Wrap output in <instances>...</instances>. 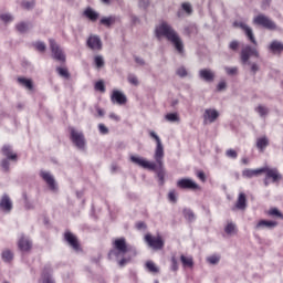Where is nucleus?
Instances as JSON below:
<instances>
[{
	"label": "nucleus",
	"instance_id": "f257e3e1",
	"mask_svg": "<svg viewBox=\"0 0 283 283\" xmlns=\"http://www.w3.org/2000/svg\"><path fill=\"white\" fill-rule=\"evenodd\" d=\"M155 34L157 39H163V36L167 39V41L171 43L178 54H185V43L182 42V38H180L176 29L169 23L161 22L158 24L155 29Z\"/></svg>",
	"mask_w": 283,
	"mask_h": 283
},
{
	"label": "nucleus",
	"instance_id": "f03ea898",
	"mask_svg": "<svg viewBox=\"0 0 283 283\" xmlns=\"http://www.w3.org/2000/svg\"><path fill=\"white\" fill-rule=\"evenodd\" d=\"M150 138H154L156 140L157 146L155 149L154 159L156 160V169L153 171H156L157 178L159 180V185H165V167L163 159L165 158V147L163 146V142L160 140V137L156 132L150 130L149 132Z\"/></svg>",
	"mask_w": 283,
	"mask_h": 283
},
{
	"label": "nucleus",
	"instance_id": "7ed1b4c3",
	"mask_svg": "<svg viewBox=\"0 0 283 283\" xmlns=\"http://www.w3.org/2000/svg\"><path fill=\"white\" fill-rule=\"evenodd\" d=\"M251 56H255V59H260V52L258 49L251 46V45H245L241 50V63L242 65H250L252 74H258L260 72V66L256 63H251L249 61Z\"/></svg>",
	"mask_w": 283,
	"mask_h": 283
},
{
	"label": "nucleus",
	"instance_id": "20e7f679",
	"mask_svg": "<svg viewBox=\"0 0 283 283\" xmlns=\"http://www.w3.org/2000/svg\"><path fill=\"white\" fill-rule=\"evenodd\" d=\"M127 251H129V248H127V241L125 238L116 239L114 241L113 249L108 252V258L111 260L125 258Z\"/></svg>",
	"mask_w": 283,
	"mask_h": 283
},
{
	"label": "nucleus",
	"instance_id": "39448f33",
	"mask_svg": "<svg viewBox=\"0 0 283 283\" xmlns=\"http://www.w3.org/2000/svg\"><path fill=\"white\" fill-rule=\"evenodd\" d=\"M49 44L52 53V59L59 61L60 63H65V53L63 52V49H61L59 43H56L54 39H50Z\"/></svg>",
	"mask_w": 283,
	"mask_h": 283
},
{
	"label": "nucleus",
	"instance_id": "423d86ee",
	"mask_svg": "<svg viewBox=\"0 0 283 283\" xmlns=\"http://www.w3.org/2000/svg\"><path fill=\"white\" fill-rule=\"evenodd\" d=\"M253 23L255 25H262V28H265V30H277V24L275 21L271 20V18L259 14L253 19Z\"/></svg>",
	"mask_w": 283,
	"mask_h": 283
},
{
	"label": "nucleus",
	"instance_id": "0eeeda50",
	"mask_svg": "<svg viewBox=\"0 0 283 283\" xmlns=\"http://www.w3.org/2000/svg\"><path fill=\"white\" fill-rule=\"evenodd\" d=\"M130 163L137 165V167H142L143 169H149V171L156 170V163L148 161L147 159L140 156L132 155Z\"/></svg>",
	"mask_w": 283,
	"mask_h": 283
},
{
	"label": "nucleus",
	"instance_id": "6e6552de",
	"mask_svg": "<svg viewBox=\"0 0 283 283\" xmlns=\"http://www.w3.org/2000/svg\"><path fill=\"white\" fill-rule=\"evenodd\" d=\"M220 118V112L216 108H206L203 112V125H213Z\"/></svg>",
	"mask_w": 283,
	"mask_h": 283
},
{
	"label": "nucleus",
	"instance_id": "1a4fd4ad",
	"mask_svg": "<svg viewBox=\"0 0 283 283\" xmlns=\"http://www.w3.org/2000/svg\"><path fill=\"white\" fill-rule=\"evenodd\" d=\"M145 242L150 247V249H154L155 251H160L163 247H165V241H163V238L160 237H153L151 234L145 235Z\"/></svg>",
	"mask_w": 283,
	"mask_h": 283
},
{
	"label": "nucleus",
	"instance_id": "9d476101",
	"mask_svg": "<svg viewBox=\"0 0 283 283\" xmlns=\"http://www.w3.org/2000/svg\"><path fill=\"white\" fill-rule=\"evenodd\" d=\"M234 27L240 28V30H243L250 43H252L253 45H258V40H255V34H253V29L251 27H249L244 22H234Z\"/></svg>",
	"mask_w": 283,
	"mask_h": 283
},
{
	"label": "nucleus",
	"instance_id": "9b49d317",
	"mask_svg": "<svg viewBox=\"0 0 283 283\" xmlns=\"http://www.w3.org/2000/svg\"><path fill=\"white\" fill-rule=\"evenodd\" d=\"M71 132V140L75 144L77 149H85V136L82 132H78L74 128L70 129Z\"/></svg>",
	"mask_w": 283,
	"mask_h": 283
},
{
	"label": "nucleus",
	"instance_id": "f8f14e48",
	"mask_svg": "<svg viewBox=\"0 0 283 283\" xmlns=\"http://www.w3.org/2000/svg\"><path fill=\"white\" fill-rule=\"evenodd\" d=\"M263 174H265L266 180H272V182H280L282 180V175L277 168L263 167Z\"/></svg>",
	"mask_w": 283,
	"mask_h": 283
},
{
	"label": "nucleus",
	"instance_id": "ddd939ff",
	"mask_svg": "<svg viewBox=\"0 0 283 283\" xmlns=\"http://www.w3.org/2000/svg\"><path fill=\"white\" fill-rule=\"evenodd\" d=\"M177 187L179 189H191L193 191H196V189H200V186L196 181H193V179L189 178L179 179L177 181Z\"/></svg>",
	"mask_w": 283,
	"mask_h": 283
},
{
	"label": "nucleus",
	"instance_id": "4468645a",
	"mask_svg": "<svg viewBox=\"0 0 283 283\" xmlns=\"http://www.w3.org/2000/svg\"><path fill=\"white\" fill-rule=\"evenodd\" d=\"M40 176L41 178L44 180V182H46L49 189H51V191H56L59 189V187L56 186V180L54 179V176H52V174L42 170L40 171Z\"/></svg>",
	"mask_w": 283,
	"mask_h": 283
},
{
	"label": "nucleus",
	"instance_id": "2eb2a0df",
	"mask_svg": "<svg viewBox=\"0 0 283 283\" xmlns=\"http://www.w3.org/2000/svg\"><path fill=\"white\" fill-rule=\"evenodd\" d=\"M199 78L205 83H213L216 81V72L211 69H201L199 71Z\"/></svg>",
	"mask_w": 283,
	"mask_h": 283
},
{
	"label": "nucleus",
	"instance_id": "dca6fc26",
	"mask_svg": "<svg viewBox=\"0 0 283 283\" xmlns=\"http://www.w3.org/2000/svg\"><path fill=\"white\" fill-rule=\"evenodd\" d=\"M86 45L91 50H103V42L98 35H91L86 41Z\"/></svg>",
	"mask_w": 283,
	"mask_h": 283
},
{
	"label": "nucleus",
	"instance_id": "f3484780",
	"mask_svg": "<svg viewBox=\"0 0 283 283\" xmlns=\"http://www.w3.org/2000/svg\"><path fill=\"white\" fill-rule=\"evenodd\" d=\"M269 52L272 54H282L283 52V42L280 40H273L269 45H268Z\"/></svg>",
	"mask_w": 283,
	"mask_h": 283
},
{
	"label": "nucleus",
	"instance_id": "a211bd4d",
	"mask_svg": "<svg viewBox=\"0 0 283 283\" xmlns=\"http://www.w3.org/2000/svg\"><path fill=\"white\" fill-rule=\"evenodd\" d=\"M0 209L4 211L6 213H10L12 211V200L10 199V196L3 195L0 199Z\"/></svg>",
	"mask_w": 283,
	"mask_h": 283
},
{
	"label": "nucleus",
	"instance_id": "6ab92c4d",
	"mask_svg": "<svg viewBox=\"0 0 283 283\" xmlns=\"http://www.w3.org/2000/svg\"><path fill=\"white\" fill-rule=\"evenodd\" d=\"M111 101L112 103H117V105H125V103H127V96H125L120 91H113Z\"/></svg>",
	"mask_w": 283,
	"mask_h": 283
},
{
	"label": "nucleus",
	"instance_id": "aec40b11",
	"mask_svg": "<svg viewBox=\"0 0 283 283\" xmlns=\"http://www.w3.org/2000/svg\"><path fill=\"white\" fill-rule=\"evenodd\" d=\"M64 238L74 251H78V240L74 234H72V232H65Z\"/></svg>",
	"mask_w": 283,
	"mask_h": 283
},
{
	"label": "nucleus",
	"instance_id": "412c9836",
	"mask_svg": "<svg viewBox=\"0 0 283 283\" xmlns=\"http://www.w3.org/2000/svg\"><path fill=\"white\" fill-rule=\"evenodd\" d=\"M260 174H264L263 167L259 169H244L242 171L243 178H255L260 176Z\"/></svg>",
	"mask_w": 283,
	"mask_h": 283
},
{
	"label": "nucleus",
	"instance_id": "4be33fe9",
	"mask_svg": "<svg viewBox=\"0 0 283 283\" xmlns=\"http://www.w3.org/2000/svg\"><path fill=\"white\" fill-rule=\"evenodd\" d=\"M234 209H239L240 211H244L247 209V195L244 192H240Z\"/></svg>",
	"mask_w": 283,
	"mask_h": 283
},
{
	"label": "nucleus",
	"instance_id": "5701e85b",
	"mask_svg": "<svg viewBox=\"0 0 283 283\" xmlns=\"http://www.w3.org/2000/svg\"><path fill=\"white\" fill-rule=\"evenodd\" d=\"M18 247L20 251H30V249H32V241L25 237H21L18 242Z\"/></svg>",
	"mask_w": 283,
	"mask_h": 283
},
{
	"label": "nucleus",
	"instance_id": "b1692460",
	"mask_svg": "<svg viewBox=\"0 0 283 283\" xmlns=\"http://www.w3.org/2000/svg\"><path fill=\"white\" fill-rule=\"evenodd\" d=\"M275 227H277V222L275 221L261 220L255 226V229H275Z\"/></svg>",
	"mask_w": 283,
	"mask_h": 283
},
{
	"label": "nucleus",
	"instance_id": "393cba45",
	"mask_svg": "<svg viewBox=\"0 0 283 283\" xmlns=\"http://www.w3.org/2000/svg\"><path fill=\"white\" fill-rule=\"evenodd\" d=\"M2 154L3 156H6V158H8V160H14L17 161V154L12 153V146L10 145H4L2 147Z\"/></svg>",
	"mask_w": 283,
	"mask_h": 283
},
{
	"label": "nucleus",
	"instance_id": "a878e982",
	"mask_svg": "<svg viewBox=\"0 0 283 283\" xmlns=\"http://www.w3.org/2000/svg\"><path fill=\"white\" fill-rule=\"evenodd\" d=\"M84 17H86V19H90V21H98V12H96L94 9L92 8H86L84 11Z\"/></svg>",
	"mask_w": 283,
	"mask_h": 283
},
{
	"label": "nucleus",
	"instance_id": "bb28decb",
	"mask_svg": "<svg viewBox=\"0 0 283 283\" xmlns=\"http://www.w3.org/2000/svg\"><path fill=\"white\" fill-rule=\"evenodd\" d=\"M18 32H20L21 34H25V32H28V30H30V28H32V24L30 22H19L15 25Z\"/></svg>",
	"mask_w": 283,
	"mask_h": 283
},
{
	"label": "nucleus",
	"instance_id": "cd10ccee",
	"mask_svg": "<svg viewBox=\"0 0 283 283\" xmlns=\"http://www.w3.org/2000/svg\"><path fill=\"white\" fill-rule=\"evenodd\" d=\"M256 147H258V149H261V151H264V149H266V147H269V138H266V136L258 138Z\"/></svg>",
	"mask_w": 283,
	"mask_h": 283
},
{
	"label": "nucleus",
	"instance_id": "c85d7f7f",
	"mask_svg": "<svg viewBox=\"0 0 283 283\" xmlns=\"http://www.w3.org/2000/svg\"><path fill=\"white\" fill-rule=\"evenodd\" d=\"M101 25H105L106 28H109V25H114L116 23V18L109 15V17H104L99 20Z\"/></svg>",
	"mask_w": 283,
	"mask_h": 283
},
{
	"label": "nucleus",
	"instance_id": "c756f323",
	"mask_svg": "<svg viewBox=\"0 0 283 283\" xmlns=\"http://www.w3.org/2000/svg\"><path fill=\"white\" fill-rule=\"evenodd\" d=\"M18 83L27 90H33L34 87V85L32 84V80H28L25 77H18Z\"/></svg>",
	"mask_w": 283,
	"mask_h": 283
},
{
	"label": "nucleus",
	"instance_id": "7c9ffc66",
	"mask_svg": "<svg viewBox=\"0 0 283 283\" xmlns=\"http://www.w3.org/2000/svg\"><path fill=\"white\" fill-rule=\"evenodd\" d=\"M255 112H256V114H259V116L261 118H266V116H269V107H266L264 105L256 106Z\"/></svg>",
	"mask_w": 283,
	"mask_h": 283
},
{
	"label": "nucleus",
	"instance_id": "2f4dec72",
	"mask_svg": "<svg viewBox=\"0 0 283 283\" xmlns=\"http://www.w3.org/2000/svg\"><path fill=\"white\" fill-rule=\"evenodd\" d=\"M165 120L168 123H180V116L178 113H168L165 115Z\"/></svg>",
	"mask_w": 283,
	"mask_h": 283
},
{
	"label": "nucleus",
	"instance_id": "473e14b6",
	"mask_svg": "<svg viewBox=\"0 0 283 283\" xmlns=\"http://www.w3.org/2000/svg\"><path fill=\"white\" fill-rule=\"evenodd\" d=\"M182 266H188L191 269L193 266V258L191 256H185L184 254L180 256Z\"/></svg>",
	"mask_w": 283,
	"mask_h": 283
},
{
	"label": "nucleus",
	"instance_id": "72a5a7b5",
	"mask_svg": "<svg viewBox=\"0 0 283 283\" xmlns=\"http://www.w3.org/2000/svg\"><path fill=\"white\" fill-rule=\"evenodd\" d=\"M184 218H186L188 222H193V220H196V214L191 209H184Z\"/></svg>",
	"mask_w": 283,
	"mask_h": 283
},
{
	"label": "nucleus",
	"instance_id": "f704fd0d",
	"mask_svg": "<svg viewBox=\"0 0 283 283\" xmlns=\"http://www.w3.org/2000/svg\"><path fill=\"white\" fill-rule=\"evenodd\" d=\"M1 255H2L3 262H12L14 258V254L10 250H4Z\"/></svg>",
	"mask_w": 283,
	"mask_h": 283
},
{
	"label": "nucleus",
	"instance_id": "c9c22d12",
	"mask_svg": "<svg viewBox=\"0 0 283 283\" xmlns=\"http://www.w3.org/2000/svg\"><path fill=\"white\" fill-rule=\"evenodd\" d=\"M146 269L149 271V273H158V271H160L154 261H147Z\"/></svg>",
	"mask_w": 283,
	"mask_h": 283
},
{
	"label": "nucleus",
	"instance_id": "e433bc0d",
	"mask_svg": "<svg viewBox=\"0 0 283 283\" xmlns=\"http://www.w3.org/2000/svg\"><path fill=\"white\" fill-rule=\"evenodd\" d=\"M94 63L97 70H101V67H105V60L103 59V55H96L94 57Z\"/></svg>",
	"mask_w": 283,
	"mask_h": 283
},
{
	"label": "nucleus",
	"instance_id": "4c0bfd02",
	"mask_svg": "<svg viewBox=\"0 0 283 283\" xmlns=\"http://www.w3.org/2000/svg\"><path fill=\"white\" fill-rule=\"evenodd\" d=\"M127 81L130 85H134L135 87H138L140 85V82L138 81V77L134 74H128Z\"/></svg>",
	"mask_w": 283,
	"mask_h": 283
},
{
	"label": "nucleus",
	"instance_id": "58836bf2",
	"mask_svg": "<svg viewBox=\"0 0 283 283\" xmlns=\"http://www.w3.org/2000/svg\"><path fill=\"white\" fill-rule=\"evenodd\" d=\"M206 260H207L208 264L216 265V264L220 263V255L213 254V255L208 256Z\"/></svg>",
	"mask_w": 283,
	"mask_h": 283
},
{
	"label": "nucleus",
	"instance_id": "ea45409f",
	"mask_svg": "<svg viewBox=\"0 0 283 283\" xmlns=\"http://www.w3.org/2000/svg\"><path fill=\"white\" fill-rule=\"evenodd\" d=\"M0 167L2 168V171H4V174H8V171H10V159H2L0 161Z\"/></svg>",
	"mask_w": 283,
	"mask_h": 283
},
{
	"label": "nucleus",
	"instance_id": "a19ab883",
	"mask_svg": "<svg viewBox=\"0 0 283 283\" xmlns=\"http://www.w3.org/2000/svg\"><path fill=\"white\" fill-rule=\"evenodd\" d=\"M177 76H179L180 78H186V76L189 75V73L187 72V69L185 66H179L176 71Z\"/></svg>",
	"mask_w": 283,
	"mask_h": 283
},
{
	"label": "nucleus",
	"instance_id": "79ce46f5",
	"mask_svg": "<svg viewBox=\"0 0 283 283\" xmlns=\"http://www.w3.org/2000/svg\"><path fill=\"white\" fill-rule=\"evenodd\" d=\"M56 72L60 76H63V78H70V72L67 71V69L64 67H56Z\"/></svg>",
	"mask_w": 283,
	"mask_h": 283
},
{
	"label": "nucleus",
	"instance_id": "37998d69",
	"mask_svg": "<svg viewBox=\"0 0 283 283\" xmlns=\"http://www.w3.org/2000/svg\"><path fill=\"white\" fill-rule=\"evenodd\" d=\"M34 48L38 52H45L48 46L45 45V42L39 41L34 43Z\"/></svg>",
	"mask_w": 283,
	"mask_h": 283
},
{
	"label": "nucleus",
	"instance_id": "c03bdc74",
	"mask_svg": "<svg viewBox=\"0 0 283 283\" xmlns=\"http://www.w3.org/2000/svg\"><path fill=\"white\" fill-rule=\"evenodd\" d=\"M0 19L4 22V23H12V21H14V17H12V14L9 13H4L0 15Z\"/></svg>",
	"mask_w": 283,
	"mask_h": 283
},
{
	"label": "nucleus",
	"instance_id": "a18cd8bd",
	"mask_svg": "<svg viewBox=\"0 0 283 283\" xmlns=\"http://www.w3.org/2000/svg\"><path fill=\"white\" fill-rule=\"evenodd\" d=\"M224 71L228 74V76H235V74H238V66H234V67L226 66Z\"/></svg>",
	"mask_w": 283,
	"mask_h": 283
},
{
	"label": "nucleus",
	"instance_id": "49530a36",
	"mask_svg": "<svg viewBox=\"0 0 283 283\" xmlns=\"http://www.w3.org/2000/svg\"><path fill=\"white\" fill-rule=\"evenodd\" d=\"M182 10L187 13V14H191L193 12V8L191 7V3L189 2H184L181 4Z\"/></svg>",
	"mask_w": 283,
	"mask_h": 283
},
{
	"label": "nucleus",
	"instance_id": "de8ad7c7",
	"mask_svg": "<svg viewBox=\"0 0 283 283\" xmlns=\"http://www.w3.org/2000/svg\"><path fill=\"white\" fill-rule=\"evenodd\" d=\"M21 6L24 8V10H32V8H34V1L23 0Z\"/></svg>",
	"mask_w": 283,
	"mask_h": 283
},
{
	"label": "nucleus",
	"instance_id": "09e8293b",
	"mask_svg": "<svg viewBox=\"0 0 283 283\" xmlns=\"http://www.w3.org/2000/svg\"><path fill=\"white\" fill-rule=\"evenodd\" d=\"M224 231L228 233V235H231V233H235V226L233 223H228Z\"/></svg>",
	"mask_w": 283,
	"mask_h": 283
},
{
	"label": "nucleus",
	"instance_id": "8fccbe9b",
	"mask_svg": "<svg viewBox=\"0 0 283 283\" xmlns=\"http://www.w3.org/2000/svg\"><path fill=\"white\" fill-rule=\"evenodd\" d=\"M95 90L97 92H102V93H105V82L103 81H98L95 83Z\"/></svg>",
	"mask_w": 283,
	"mask_h": 283
},
{
	"label": "nucleus",
	"instance_id": "3c124183",
	"mask_svg": "<svg viewBox=\"0 0 283 283\" xmlns=\"http://www.w3.org/2000/svg\"><path fill=\"white\" fill-rule=\"evenodd\" d=\"M270 216H275L276 218H281L283 220V214L280 212L277 208H273L269 211Z\"/></svg>",
	"mask_w": 283,
	"mask_h": 283
},
{
	"label": "nucleus",
	"instance_id": "603ef678",
	"mask_svg": "<svg viewBox=\"0 0 283 283\" xmlns=\"http://www.w3.org/2000/svg\"><path fill=\"white\" fill-rule=\"evenodd\" d=\"M226 156L228 158H232L233 160H235V158H238V151L233 150V149H228L226 151Z\"/></svg>",
	"mask_w": 283,
	"mask_h": 283
},
{
	"label": "nucleus",
	"instance_id": "864d4df0",
	"mask_svg": "<svg viewBox=\"0 0 283 283\" xmlns=\"http://www.w3.org/2000/svg\"><path fill=\"white\" fill-rule=\"evenodd\" d=\"M239 48H240V42H238V40H233L229 44V49L233 50V52L238 51Z\"/></svg>",
	"mask_w": 283,
	"mask_h": 283
},
{
	"label": "nucleus",
	"instance_id": "5fc2aeb1",
	"mask_svg": "<svg viewBox=\"0 0 283 283\" xmlns=\"http://www.w3.org/2000/svg\"><path fill=\"white\" fill-rule=\"evenodd\" d=\"M171 271H174L176 273V271H178V260H176V256L171 258V266H170Z\"/></svg>",
	"mask_w": 283,
	"mask_h": 283
},
{
	"label": "nucleus",
	"instance_id": "6e6d98bb",
	"mask_svg": "<svg viewBox=\"0 0 283 283\" xmlns=\"http://www.w3.org/2000/svg\"><path fill=\"white\" fill-rule=\"evenodd\" d=\"M98 129H99V133L103 135L109 134V128H107V126H105V124H98Z\"/></svg>",
	"mask_w": 283,
	"mask_h": 283
},
{
	"label": "nucleus",
	"instance_id": "4d7b16f0",
	"mask_svg": "<svg viewBox=\"0 0 283 283\" xmlns=\"http://www.w3.org/2000/svg\"><path fill=\"white\" fill-rule=\"evenodd\" d=\"M271 1L272 0H262V3H261L262 10H269V8H271Z\"/></svg>",
	"mask_w": 283,
	"mask_h": 283
},
{
	"label": "nucleus",
	"instance_id": "13d9d810",
	"mask_svg": "<svg viewBox=\"0 0 283 283\" xmlns=\"http://www.w3.org/2000/svg\"><path fill=\"white\" fill-rule=\"evenodd\" d=\"M218 92H222L223 90H227V82H220L217 86Z\"/></svg>",
	"mask_w": 283,
	"mask_h": 283
},
{
	"label": "nucleus",
	"instance_id": "bf43d9fd",
	"mask_svg": "<svg viewBox=\"0 0 283 283\" xmlns=\"http://www.w3.org/2000/svg\"><path fill=\"white\" fill-rule=\"evenodd\" d=\"M197 178H199V180H201V182H205L207 180V176H205L203 171H199L197 174Z\"/></svg>",
	"mask_w": 283,
	"mask_h": 283
},
{
	"label": "nucleus",
	"instance_id": "052dcab7",
	"mask_svg": "<svg viewBox=\"0 0 283 283\" xmlns=\"http://www.w3.org/2000/svg\"><path fill=\"white\" fill-rule=\"evenodd\" d=\"M168 199L170 200V202H176V192L175 191H170L168 193Z\"/></svg>",
	"mask_w": 283,
	"mask_h": 283
},
{
	"label": "nucleus",
	"instance_id": "680f3d73",
	"mask_svg": "<svg viewBox=\"0 0 283 283\" xmlns=\"http://www.w3.org/2000/svg\"><path fill=\"white\" fill-rule=\"evenodd\" d=\"M129 262V259L123 258L118 261L119 266H125Z\"/></svg>",
	"mask_w": 283,
	"mask_h": 283
},
{
	"label": "nucleus",
	"instance_id": "e2e57ef3",
	"mask_svg": "<svg viewBox=\"0 0 283 283\" xmlns=\"http://www.w3.org/2000/svg\"><path fill=\"white\" fill-rule=\"evenodd\" d=\"M109 118L112 120H116V123H118L120 120V117L118 115H116L115 113H111Z\"/></svg>",
	"mask_w": 283,
	"mask_h": 283
},
{
	"label": "nucleus",
	"instance_id": "0e129e2a",
	"mask_svg": "<svg viewBox=\"0 0 283 283\" xmlns=\"http://www.w3.org/2000/svg\"><path fill=\"white\" fill-rule=\"evenodd\" d=\"M147 6H149V0H139L140 8H147Z\"/></svg>",
	"mask_w": 283,
	"mask_h": 283
},
{
	"label": "nucleus",
	"instance_id": "69168bd1",
	"mask_svg": "<svg viewBox=\"0 0 283 283\" xmlns=\"http://www.w3.org/2000/svg\"><path fill=\"white\" fill-rule=\"evenodd\" d=\"M135 62H136L138 65H145V60H143L142 57L135 56Z\"/></svg>",
	"mask_w": 283,
	"mask_h": 283
},
{
	"label": "nucleus",
	"instance_id": "338daca9",
	"mask_svg": "<svg viewBox=\"0 0 283 283\" xmlns=\"http://www.w3.org/2000/svg\"><path fill=\"white\" fill-rule=\"evenodd\" d=\"M136 227H137V229H145V222H138L137 224H136Z\"/></svg>",
	"mask_w": 283,
	"mask_h": 283
},
{
	"label": "nucleus",
	"instance_id": "774afa93",
	"mask_svg": "<svg viewBox=\"0 0 283 283\" xmlns=\"http://www.w3.org/2000/svg\"><path fill=\"white\" fill-rule=\"evenodd\" d=\"M44 283H54V280H52L51 277H46Z\"/></svg>",
	"mask_w": 283,
	"mask_h": 283
}]
</instances>
